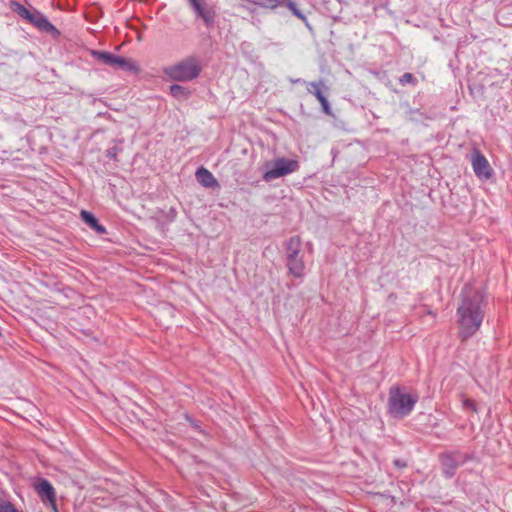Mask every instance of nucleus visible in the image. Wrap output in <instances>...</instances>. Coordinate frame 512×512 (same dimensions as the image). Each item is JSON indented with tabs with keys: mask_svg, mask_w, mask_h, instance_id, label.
Returning a JSON list of instances; mask_svg holds the SVG:
<instances>
[{
	"mask_svg": "<svg viewBox=\"0 0 512 512\" xmlns=\"http://www.w3.org/2000/svg\"><path fill=\"white\" fill-rule=\"evenodd\" d=\"M486 302L483 294L471 287H465L461 292V300L456 311L458 337L466 341L475 335L485 317Z\"/></svg>",
	"mask_w": 512,
	"mask_h": 512,
	"instance_id": "1",
	"label": "nucleus"
},
{
	"mask_svg": "<svg viewBox=\"0 0 512 512\" xmlns=\"http://www.w3.org/2000/svg\"><path fill=\"white\" fill-rule=\"evenodd\" d=\"M417 401V394L407 393L404 389L393 386L389 390L388 412L394 418H403L411 413Z\"/></svg>",
	"mask_w": 512,
	"mask_h": 512,
	"instance_id": "2",
	"label": "nucleus"
},
{
	"mask_svg": "<svg viewBox=\"0 0 512 512\" xmlns=\"http://www.w3.org/2000/svg\"><path fill=\"white\" fill-rule=\"evenodd\" d=\"M163 72L173 81L187 82L199 76L201 66L195 57H188L173 65L165 67Z\"/></svg>",
	"mask_w": 512,
	"mask_h": 512,
	"instance_id": "3",
	"label": "nucleus"
},
{
	"mask_svg": "<svg viewBox=\"0 0 512 512\" xmlns=\"http://www.w3.org/2000/svg\"><path fill=\"white\" fill-rule=\"evenodd\" d=\"M298 168V161L286 158H278L274 162L266 164V171L263 174V179L269 182L277 178L291 174L297 171Z\"/></svg>",
	"mask_w": 512,
	"mask_h": 512,
	"instance_id": "4",
	"label": "nucleus"
},
{
	"mask_svg": "<svg viewBox=\"0 0 512 512\" xmlns=\"http://www.w3.org/2000/svg\"><path fill=\"white\" fill-rule=\"evenodd\" d=\"M468 456L461 452H451L442 454L440 457L443 473L446 477L450 478L454 475L455 470L460 465L464 464Z\"/></svg>",
	"mask_w": 512,
	"mask_h": 512,
	"instance_id": "5",
	"label": "nucleus"
},
{
	"mask_svg": "<svg viewBox=\"0 0 512 512\" xmlns=\"http://www.w3.org/2000/svg\"><path fill=\"white\" fill-rule=\"evenodd\" d=\"M471 164L475 175L479 179L488 180L492 176L493 170L486 157L479 150L473 151Z\"/></svg>",
	"mask_w": 512,
	"mask_h": 512,
	"instance_id": "6",
	"label": "nucleus"
},
{
	"mask_svg": "<svg viewBox=\"0 0 512 512\" xmlns=\"http://www.w3.org/2000/svg\"><path fill=\"white\" fill-rule=\"evenodd\" d=\"M28 21L37 27L40 31L51 34L55 39L60 36V31L47 19L43 13L37 10H34V13L29 15Z\"/></svg>",
	"mask_w": 512,
	"mask_h": 512,
	"instance_id": "7",
	"label": "nucleus"
},
{
	"mask_svg": "<svg viewBox=\"0 0 512 512\" xmlns=\"http://www.w3.org/2000/svg\"><path fill=\"white\" fill-rule=\"evenodd\" d=\"M283 3L284 0H238L237 6L250 13H255L257 7L275 9L282 6Z\"/></svg>",
	"mask_w": 512,
	"mask_h": 512,
	"instance_id": "8",
	"label": "nucleus"
},
{
	"mask_svg": "<svg viewBox=\"0 0 512 512\" xmlns=\"http://www.w3.org/2000/svg\"><path fill=\"white\" fill-rule=\"evenodd\" d=\"M35 489L43 502H47L55 507L56 492L51 483L46 479H41Z\"/></svg>",
	"mask_w": 512,
	"mask_h": 512,
	"instance_id": "9",
	"label": "nucleus"
},
{
	"mask_svg": "<svg viewBox=\"0 0 512 512\" xmlns=\"http://www.w3.org/2000/svg\"><path fill=\"white\" fill-rule=\"evenodd\" d=\"M190 4L195 13L202 18L206 24L213 22L215 13L206 5L204 0H190Z\"/></svg>",
	"mask_w": 512,
	"mask_h": 512,
	"instance_id": "10",
	"label": "nucleus"
},
{
	"mask_svg": "<svg viewBox=\"0 0 512 512\" xmlns=\"http://www.w3.org/2000/svg\"><path fill=\"white\" fill-rule=\"evenodd\" d=\"M287 268L291 275L296 278H302L305 275V263L302 256L287 257Z\"/></svg>",
	"mask_w": 512,
	"mask_h": 512,
	"instance_id": "11",
	"label": "nucleus"
},
{
	"mask_svg": "<svg viewBox=\"0 0 512 512\" xmlns=\"http://www.w3.org/2000/svg\"><path fill=\"white\" fill-rule=\"evenodd\" d=\"M195 175L197 181L206 188H211L217 185V180L213 174L204 167L197 169Z\"/></svg>",
	"mask_w": 512,
	"mask_h": 512,
	"instance_id": "12",
	"label": "nucleus"
},
{
	"mask_svg": "<svg viewBox=\"0 0 512 512\" xmlns=\"http://www.w3.org/2000/svg\"><path fill=\"white\" fill-rule=\"evenodd\" d=\"M81 219L98 234H104L106 229L103 225L99 224L96 217L89 211L82 210L80 213Z\"/></svg>",
	"mask_w": 512,
	"mask_h": 512,
	"instance_id": "13",
	"label": "nucleus"
},
{
	"mask_svg": "<svg viewBox=\"0 0 512 512\" xmlns=\"http://www.w3.org/2000/svg\"><path fill=\"white\" fill-rule=\"evenodd\" d=\"M301 239L299 236L291 237L286 244V256L292 257L300 255Z\"/></svg>",
	"mask_w": 512,
	"mask_h": 512,
	"instance_id": "14",
	"label": "nucleus"
},
{
	"mask_svg": "<svg viewBox=\"0 0 512 512\" xmlns=\"http://www.w3.org/2000/svg\"><path fill=\"white\" fill-rule=\"evenodd\" d=\"M113 67L124 71L138 72L139 70L138 66L133 61L121 56H116V60Z\"/></svg>",
	"mask_w": 512,
	"mask_h": 512,
	"instance_id": "15",
	"label": "nucleus"
},
{
	"mask_svg": "<svg viewBox=\"0 0 512 512\" xmlns=\"http://www.w3.org/2000/svg\"><path fill=\"white\" fill-rule=\"evenodd\" d=\"M92 55L99 62H101L105 65L111 66V67L114 66L116 56H117L112 53L103 52V51H92Z\"/></svg>",
	"mask_w": 512,
	"mask_h": 512,
	"instance_id": "16",
	"label": "nucleus"
},
{
	"mask_svg": "<svg viewBox=\"0 0 512 512\" xmlns=\"http://www.w3.org/2000/svg\"><path fill=\"white\" fill-rule=\"evenodd\" d=\"M321 87H324V82L322 80L318 82H310L307 85V91L313 94L319 102L326 98L321 91Z\"/></svg>",
	"mask_w": 512,
	"mask_h": 512,
	"instance_id": "17",
	"label": "nucleus"
},
{
	"mask_svg": "<svg viewBox=\"0 0 512 512\" xmlns=\"http://www.w3.org/2000/svg\"><path fill=\"white\" fill-rule=\"evenodd\" d=\"M170 94L177 100H186L190 96V91L178 84H173L170 87Z\"/></svg>",
	"mask_w": 512,
	"mask_h": 512,
	"instance_id": "18",
	"label": "nucleus"
},
{
	"mask_svg": "<svg viewBox=\"0 0 512 512\" xmlns=\"http://www.w3.org/2000/svg\"><path fill=\"white\" fill-rule=\"evenodd\" d=\"M283 5H285L297 18L301 19L304 22L307 21L305 15L297 8L296 4L293 1L284 0L282 6Z\"/></svg>",
	"mask_w": 512,
	"mask_h": 512,
	"instance_id": "19",
	"label": "nucleus"
},
{
	"mask_svg": "<svg viewBox=\"0 0 512 512\" xmlns=\"http://www.w3.org/2000/svg\"><path fill=\"white\" fill-rule=\"evenodd\" d=\"M399 82L401 85H406V84H412V85H416L417 84V79L414 77V75L412 73H404L400 78H399Z\"/></svg>",
	"mask_w": 512,
	"mask_h": 512,
	"instance_id": "20",
	"label": "nucleus"
},
{
	"mask_svg": "<svg viewBox=\"0 0 512 512\" xmlns=\"http://www.w3.org/2000/svg\"><path fill=\"white\" fill-rule=\"evenodd\" d=\"M0 512H20L16 507L9 501L0 502Z\"/></svg>",
	"mask_w": 512,
	"mask_h": 512,
	"instance_id": "21",
	"label": "nucleus"
},
{
	"mask_svg": "<svg viewBox=\"0 0 512 512\" xmlns=\"http://www.w3.org/2000/svg\"><path fill=\"white\" fill-rule=\"evenodd\" d=\"M18 13L20 16H22L26 20H29V15H32L34 13V10H29V9L25 8L24 6H20Z\"/></svg>",
	"mask_w": 512,
	"mask_h": 512,
	"instance_id": "22",
	"label": "nucleus"
},
{
	"mask_svg": "<svg viewBox=\"0 0 512 512\" xmlns=\"http://www.w3.org/2000/svg\"><path fill=\"white\" fill-rule=\"evenodd\" d=\"M321 106H322V109H323V112L327 115H331L332 114V111H331V107H330V104L327 100V98H325L324 100H322L320 102Z\"/></svg>",
	"mask_w": 512,
	"mask_h": 512,
	"instance_id": "23",
	"label": "nucleus"
},
{
	"mask_svg": "<svg viewBox=\"0 0 512 512\" xmlns=\"http://www.w3.org/2000/svg\"><path fill=\"white\" fill-rule=\"evenodd\" d=\"M321 106H322V109H323V112L327 115H331L332 114V111H331V107H330V104L327 100V98H325L324 100H322L320 102Z\"/></svg>",
	"mask_w": 512,
	"mask_h": 512,
	"instance_id": "24",
	"label": "nucleus"
},
{
	"mask_svg": "<svg viewBox=\"0 0 512 512\" xmlns=\"http://www.w3.org/2000/svg\"><path fill=\"white\" fill-rule=\"evenodd\" d=\"M463 405L467 408H471V409L475 410V403L472 400H469V399L464 400Z\"/></svg>",
	"mask_w": 512,
	"mask_h": 512,
	"instance_id": "25",
	"label": "nucleus"
},
{
	"mask_svg": "<svg viewBox=\"0 0 512 512\" xmlns=\"http://www.w3.org/2000/svg\"><path fill=\"white\" fill-rule=\"evenodd\" d=\"M394 464H395L396 466H398V467H401V468L406 466V463H405V462H403V461H401V460H399V459H398V460H395V461H394Z\"/></svg>",
	"mask_w": 512,
	"mask_h": 512,
	"instance_id": "26",
	"label": "nucleus"
},
{
	"mask_svg": "<svg viewBox=\"0 0 512 512\" xmlns=\"http://www.w3.org/2000/svg\"><path fill=\"white\" fill-rule=\"evenodd\" d=\"M292 82L293 83H302V80L301 79H296V80H293ZM303 83H305V82L303 81Z\"/></svg>",
	"mask_w": 512,
	"mask_h": 512,
	"instance_id": "27",
	"label": "nucleus"
}]
</instances>
